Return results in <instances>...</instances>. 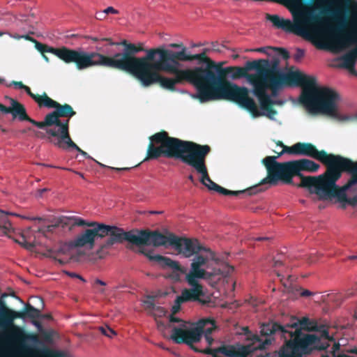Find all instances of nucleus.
<instances>
[{
    "label": "nucleus",
    "mask_w": 357,
    "mask_h": 357,
    "mask_svg": "<svg viewBox=\"0 0 357 357\" xmlns=\"http://www.w3.org/2000/svg\"><path fill=\"white\" fill-rule=\"evenodd\" d=\"M69 275H70V276H71V277H73V278H79L81 280H82V281H84V282L85 281V280H84V279L82 276L78 275H77L76 273H70V274H69Z\"/></svg>",
    "instance_id": "39"
},
{
    "label": "nucleus",
    "mask_w": 357,
    "mask_h": 357,
    "mask_svg": "<svg viewBox=\"0 0 357 357\" xmlns=\"http://www.w3.org/2000/svg\"><path fill=\"white\" fill-rule=\"evenodd\" d=\"M169 324L172 330L169 340H172L176 344L184 343L188 345H192L194 343L198 342L202 337L204 331L205 345L201 349H197L195 347H192V349L206 354L211 353L210 347L213 344V339L210 334L216 327L213 320L202 319L197 322H190L173 317L170 319Z\"/></svg>",
    "instance_id": "10"
},
{
    "label": "nucleus",
    "mask_w": 357,
    "mask_h": 357,
    "mask_svg": "<svg viewBox=\"0 0 357 357\" xmlns=\"http://www.w3.org/2000/svg\"><path fill=\"white\" fill-rule=\"evenodd\" d=\"M75 173H76L77 174H78L79 176H81V177H82V178L84 177L82 174H81V173H79V172H75Z\"/></svg>",
    "instance_id": "54"
},
{
    "label": "nucleus",
    "mask_w": 357,
    "mask_h": 357,
    "mask_svg": "<svg viewBox=\"0 0 357 357\" xmlns=\"http://www.w3.org/2000/svg\"><path fill=\"white\" fill-rule=\"evenodd\" d=\"M246 339L250 340L251 344L247 346L223 347L219 351L227 357H247V356L257 349H263L266 345L271 343V340L266 337L264 340L257 335L250 333L248 328H243Z\"/></svg>",
    "instance_id": "15"
},
{
    "label": "nucleus",
    "mask_w": 357,
    "mask_h": 357,
    "mask_svg": "<svg viewBox=\"0 0 357 357\" xmlns=\"http://www.w3.org/2000/svg\"><path fill=\"white\" fill-rule=\"evenodd\" d=\"M61 222L66 225H71L73 226L79 227L87 226L88 224H90V222L86 221L84 219L74 215L62 216L61 218Z\"/></svg>",
    "instance_id": "24"
},
{
    "label": "nucleus",
    "mask_w": 357,
    "mask_h": 357,
    "mask_svg": "<svg viewBox=\"0 0 357 357\" xmlns=\"http://www.w3.org/2000/svg\"><path fill=\"white\" fill-rule=\"evenodd\" d=\"M168 312L161 307H158L155 309L154 315L158 317H167Z\"/></svg>",
    "instance_id": "30"
},
{
    "label": "nucleus",
    "mask_w": 357,
    "mask_h": 357,
    "mask_svg": "<svg viewBox=\"0 0 357 357\" xmlns=\"http://www.w3.org/2000/svg\"><path fill=\"white\" fill-rule=\"evenodd\" d=\"M304 55V51L303 50H301V49H298L297 50V53L295 55V59L296 60H298L300 59L302 56H303Z\"/></svg>",
    "instance_id": "33"
},
{
    "label": "nucleus",
    "mask_w": 357,
    "mask_h": 357,
    "mask_svg": "<svg viewBox=\"0 0 357 357\" xmlns=\"http://www.w3.org/2000/svg\"><path fill=\"white\" fill-rule=\"evenodd\" d=\"M349 259H357V255H351L349 257Z\"/></svg>",
    "instance_id": "49"
},
{
    "label": "nucleus",
    "mask_w": 357,
    "mask_h": 357,
    "mask_svg": "<svg viewBox=\"0 0 357 357\" xmlns=\"http://www.w3.org/2000/svg\"><path fill=\"white\" fill-rule=\"evenodd\" d=\"M90 39H91L93 41H97L98 40V38H93V37H91Z\"/></svg>",
    "instance_id": "53"
},
{
    "label": "nucleus",
    "mask_w": 357,
    "mask_h": 357,
    "mask_svg": "<svg viewBox=\"0 0 357 357\" xmlns=\"http://www.w3.org/2000/svg\"><path fill=\"white\" fill-rule=\"evenodd\" d=\"M86 227L89 228L85 229L72 240L61 245V253L73 260L91 256L96 246L98 240L102 238L103 231L102 229L104 227H98V223L94 221L90 222Z\"/></svg>",
    "instance_id": "12"
},
{
    "label": "nucleus",
    "mask_w": 357,
    "mask_h": 357,
    "mask_svg": "<svg viewBox=\"0 0 357 357\" xmlns=\"http://www.w3.org/2000/svg\"><path fill=\"white\" fill-rule=\"evenodd\" d=\"M61 135L60 136V139L56 140H51V142L55 145L56 146L62 149H73L80 153L82 155L86 158H89L90 156L88 155L87 153L80 149L71 139L69 132H67L66 127H64L63 129L61 128Z\"/></svg>",
    "instance_id": "19"
},
{
    "label": "nucleus",
    "mask_w": 357,
    "mask_h": 357,
    "mask_svg": "<svg viewBox=\"0 0 357 357\" xmlns=\"http://www.w3.org/2000/svg\"><path fill=\"white\" fill-rule=\"evenodd\" d=\"M10 106L6 107L0 104V111L8 114L12 113L14 117H18L20 120H25L26 114L24 107L15 100L10 98Z\"/></svg>",
    "instance_id": "21"
},
{
    "label": "nucleus",
    "mask_w": 357,
    "mask_h": 357,
    "mask_svg": "<svg viewBox=\"0 0 357 357\" xmlns=\"http://www.w3.org/2000/svg\"><path fill=\"white\" fill-rule=\"evenodd\" d=\"M156 345H157L158 347H160V348H161V349H165V350H167V351H170L169 348L166 347H165L163 344H162V343H158V344H156Z\"/></svg>",
    "instance_id": "40"
},
{
    "label": "nucleus",
    "mask_w": 357,
    "mask_h": 357,
    "mask_svg": "<svg viewBox=\"0 0 357 357\" xmlns=\"http://www.w3.org/2000/svg\"><path fill=\"white\" fill-rule=\"evenodd\" d=\"M103 40H108V41H109V39H107V38H104Z\"/></svg>",
    "instance_id": "58"
},
{
    "label": "nucleus",
    "mask_w": 357,
    "mask_h": 357,
    "mask_svg": "<svg viewBox=\"0 0 357 357\" xmlns=\"http://www.w3.org/2000/svg\"><path fill=\"white\" fill-rule=\"evenodd\" d=\"M301 295L303 296H310L312 295V292L310 291L309 290H305L301 292Z\"/></svg>",
    "instance_id": "37"
},
{
    "label": "nucleus",
    "mask_w": 357,
    "mask_h": 357,
    "mask_svg": "<svg viewBox=\"0 0 357 357\" xmlns=\"http://www.w3.org/2000/svg\"><path fill=\"white\" fill-rule=\"evenodd\" d=\"M36 135L38 137H43L44 136V135L41 132H38L36 134Z\"/></svg>",
    "instance_id": "51"
},
{
    "label": "nucleus",
    "mask_w": 357,
    "mask_h": 357,
    "mask_svg": "<svg viewBox=\"0 0 357 357\" xmlns=\"http://www.w3.org/2000/svg\"><path fill=\"white\" fill-rule=\"evenodd\" d=\"M3 34V32H0V36H2Z\"/></svg>",
    "instance_id": "57"
},
{
    "label": "nucleus",
    "mask_w": 357,
    "mask_h": 357,
    "mask_svg": "<svg viewBox=\"0 0 357 357\" xmlns=\"http://www.w3.org/2000/svg\"><path fill=\"white\" fill-rule=\"evenodd\" d=\"M169 47H174V48H178V47H179V45L177 44H175V43H172L169 45Z\"/></svg>",
    "instance_id": "45"
},
{
    "label": "nucleus",
    "mask_w": 357,
    "mask_h": 357,
    "mask_svg": "<svg viewBox=\"0 0 357 357\" xmlns=\"http://www.w3.org/2000/svg\"><path fill=\"white\" fill-rule=\"evenodd\" d=\"M148 256L160 268L167 271L165 274L166 278L173 282H181L184 280L190 287L183 289L181 295L177 296L172 307V314H168L167 323L163 321H157L158 330L164 337L169 339L172 333L169 326L170 319L174 317L181 319L175 314L180 310L182 303L189 301H198L203 304L209 305L211 302V296L205 294L204 287L200 282L201 278H206V276L208 275L204 270L199 268L196 262L192 264L191 271L186 273V268L178 261L165 256L153 255L151 253H149Z\"/></svg>",
    "instance_id": "5"
},
{
    "label": "nucleus",
    "mask_w": 357,
    "mask_h": 357,
    "mask_svg": "<svg viewBox=\"0 0 357 357\" xmlns=\"http://www.w3.org/2000/svg\"><path fill=\"white\" fill-rule=\"evenodd\" d=\"M268 239V237H259V238H257L256 240L257 241H262V240H267Z\"/></svg>",
    "instance_id": "47"
},
{
    "label": "nucleus",
    "mask_w": 357,
    "mask_h": 357,
    "mask_svg": "<svg viewBox=\"0 0 357 357\" xmlns=\"http://www.w3.org/2000/svg\"><path fill=\"white\" fill-rule=\"evenodd\" d=\"M307 319H294L289 324L281 326L277 323L264 324L261 326V334L269 336L278 331L281 332L287 340L286 344L278 352V357H302L303 354L313 349H325L328 343L321 342L314 334L301 333L302 326H305Z\"/></svg>",
    "instance_id": "9"
},
{
    "label": "nucleus",
    "mask_w": 357,
    "mask_h": 357,
    "mask_svg": "<svg viewBox=\"0 0 357 357\" xmlns=\"http://www.w3.org/2000/svg\"><path fill=\"white\" fill-rule=\"evenodd\" d=\"M25 120L29 121L30 123H31L32 124H33L34 126H37L39 128L45 129L46 130V128H47V124L45 122V119L43 122H37L35 120L30 119L26 116Z\"/></svg>",
    "instance_id": "28"
},
{
    "label": "nucleus",
    "mask_w": 357,
    "mask_h": 357,
    "mask_svg": "<svg viewBox=\"0 0 357 357\" xmlns=\"http://www.w3.org/2000/svg\"><path fill=\"white\" fill-rule=\"evenodd\" d=\"M96 282L100 284V285H102V286H105V282L100 280H96Z\"/></svg>",
    "instance_id": "44"
},
{
    "label": "nucleus",
    "mask_w": 357,
    "mask_h": 357,
    "mask_svg": "<svg viewBox=\"0 0 357 357\" xmlns=\"http://www.w3.org/2000/svg\"><path fill=\"white\" fill-rule=\"evenodd\" d=\"M106 14L104 13V10L102 11L97 12L96 13V18L99 20H105Z\"/></svg>",
    "instance_id": "32"
},
{
    "label": "nucleus",
    "mask_w": 357,
    "mask_h": 357,
    "mask_svg": "<svg viewBox=\"0 0 357 357\" xmlns=\"http://www.w3.org/2000/svg\"><path fill=\"white\" fill-rule=\"evenodd\" d=\"M8 215L15 216H17L18 215L14 213H8L0 210V232L1 233L2 235L11 237L12 234L14 233L15 231L10 222L8 218Z\"/></svg>",
    "instance_id": "22"
},
{
    "label": "nucleus",
    "mask_w": 357,
    "mask_h": 357,
    "mask_svg": "<svg viewBox=\"0 0 357 357\" xmlns=\"http://www.w3.org/2000/svg\"><path fill=\"white\" fill-rule=\"evenodd\" d=\"M173 234H169L166 236L162 235L158 231H146L137 230L136 245L139 248L140 252L146 255L148 258V254L151 253L153 255V251L147 250L145 245H152L153 247L163 246L165 248L171 247L173 237ZM150 261L151 259H149ZM151 261H153L151 260Z\"/></svg>",
    "instance_id": "14"
},
{
    "label": "nucleus",
    "mask_w": 357,
    "mask_h": 357,
    "mask_svg": "<svg viewBox=\"0 0 357 357\" xmlns=\"http://www.w3.org/2000/svg\"><path fill=\"white\" fill-rule=\"evenodd\" d=\"M46 166L47 167H50L59 168V169H65V170H68V171H73L71 169H69V168L56 167V166H52V165H46Z\"/></svg>",
    "instance_id": "41"
},
{
    "label": "nucleus",
    "mask_w": 357,
    "mask_h": 357,
    "mask_svg": "<svg viewBox=\"0 0 357 357\" xmlns=\"http://www.w3.org/2000/svg\"><path fill=\"white\" fill-rule=\"evenodd\" d=\"M268 19L275 27L294 33L320 49L341 52L356 45L335 59L334 64L356 75L357 0H310L305 2L295 22L278 15H268ZM344 119L357 121V111Z\"/></svg>",
    "instance_id": "1"
},
{
    "label": "nucleus",
    "mask_w": 357,
    "mask_h": 357,
    "mask_svg": "<svg viewBox=\"0 0 357 357\" xmlns=\"http://www.w3.org/2000/svg\"><path fill=\"white\" fill-rule=\"evenodd\" d=\"M46 191H47L46 188H43V189L40 190V195H41L44 192H46Z\"/></svg>",
    "instance_id": "50"
},
{
    "label": "nucleus",
    "mask_w": 357,
    "mask_h": 357,
    "mask_svg": "<svg viewBox=\"0 0 357 357\" xmlns=\"http://www.w3.org/2000/svg\"><path fill=\"white\" fill-rule=\"evenodd\" d=\"M8 36L10 37V38H15V39H21L23 38V35H19V34H13V33H8Z\"/></svg>",
    "instance_id": "35"
},
{
    "label": "nucleus",
    "mask_w": 357,
    "mask_h": 357,
    "mask_svg": "<svg viewBox=\"0 0 357 357\" xmlns=\"http://www.w3.org/2000/svg\"><path fill=\"white\" fill-rule=\"evenodd\" d=\"M318 177H303L302 187H307L318 199L336 198L343 202L346 192L357 190V162L341 158Z\"/></svg>",
    "instance_id": "6"
},
{
    "label": "nucleus",
    "mask_w": 357,
    "mask_h": 357,
    "mask_svg": "<svg viewBox=\"0 0 357 357\" xmlns=\"http://www.w3.org/2000/svg\"><path fill=\"white\" fill-rule=\"evenodd\" d=\"M31 98L38 104L39 107L44 106L47 108H55L59 103L49 98L46 93L42 96H36L33 93Z\"/></svg>",
    "instance_id": "23"
},
{
    "label": "nucleus",
    "mask_w": 357,
    "mask_h": 357,
    "mask_svg": "<svg viewBox=\"0 0 357 357\" xmlns=\"http://www.w3.org/2000/svg\"><path fill=\"white\" fill-rule=\"evenodd\" d=\"M282 264V262L280 260H275L274 261V266L275 267H278V266H280Z\"/></svg>",
    "instance_id": "42"
},
{
    "label": "nucleus",
    "mask_w": 357,
    "mask_h": 357,
    "mask_svg": "<svg viewBox=\"0 0 357 357\" xmlns=\"http://www.w3.org/2000/svg\"><path fill=\"white\" fill-rule=\"evenodd\" d=\"M231 70L234 78L243 77L252 86V91L260 102L261 111L249 96L250 91L245 87L244 89L248 91L246 98L251 101V109L234 102L248 110L255 117L264 115L275 121L277 112L269 107L273 104H282V101L276 100L278 91L295 86H303L300 100L308 112L335 115L337 111L340 101L337 93L331 89L319 86L313 77L298 71L278 72L271 68L268 61L263 59L248 61L245 68L236 67Z\"/></svg>",
    "instance_id": "3"
},
{
    "label": "nucleus",
    "mask_w": 357,
    "mask_h": 357,
    "mask_svg": "<svg viewBox=\"0 0 357 357\" xmlns=\"http://www.w3.org/2000/svg\"><path fill=\"white\" fill-rule=\"evenodd\" d=\"M203 54H192L185 47L174 52L169 49H151L146 57L139 59L136 73L144 86L160 83L165 89H173L181 81H187L197 90L195 96L201 102L224 99L236 101L251 109V101L246 98L248 91L222 78V72L216 68L195 67L183 68L180 61L199 60Z\"/></svg>",
    "instance_id": "2"
},
{
    "label": "nucleus",
    "mask_w": 357,
    "mask_h": 357,
    "mask_svg": "<svg viewBox=\"0 0 357 357\" xmlns=\"http://www.w3.org/2000/svg\"><path fill=\"white\" fill-rule=\"evenodd\" d=\"M321 337L325 338L326 340H330L331 339V337L329 336V333H328V332L326 330H324L321 332Z\"/></svg>",
    "instance_id": "34"
},
{
    "label": "nucleus",
    "mask_w": 357,
    "mask_h": 357,
    "mask_svg": "<svg viewBox=\"0 0 357 357\" xmlns=\"http://www.w3.org/2000/svg\"><path fill=\"white\" fill-rule=\"evenodd\" d=\"M43 56L45 58V60L48 61V59H47V57L46 56L44 55Z\"/></svg>",
    "instance_id": "56"
},
{
    "label": "nucleus",
    "mask_w": 357,
    "mask_h": 357,
    "mask_svg": "<svg viewBox=\"0 0 357 357\" xmlns=\"http://www.w3.org/2000/svg\"><path fill=\"white\" fill-rule=\"evenodd\" d=\"M188 178H189V180H190L192 182H193V181H194V178H193V176H192V175H190V176H188Z\"/></svg>",
    "instance_id": "52"
},
{
    "label": "nucleus",
    "mask_w": 357,
    "mask_h": 357,
    "mask_svg": "<svg viewBox=\"0 0 357 357\" xmlns=\"http://www.w3.org/2000/svg\"><path fill=\"white\" fill-rule=\"evenodd\" d=\"M103 227L102 238L109 236V238L100 247L96 254L98 255L102 250L108 248L114 244L126 241L136 245L137 230L125 232L122 229L114 226L98 223V227Z\"/></svg>",
    "instance_id": "17"
},
{
    "label": "nucleus",
    "mask_w": 357,
    "mask_h": 357,
    "mask_svg": "<svg viewBox=\"0 0 357 357\" xmlns=\"http://www.w3.org/2000/svg\"><path fill=\"white\" fill-rule=\"evenodd\" d=\"M6 86H13L16 89H24L26 93L30 96L31 97V95H33V93H31L29 87L24 85L22 82H13L10 84H6Z\"/></svg>",
    "instance_id": "25"
},
{
    "label": "nucleus",
    "mask_w": 357,
    "mask_h": 357,
    "mask_svg": "<svg viewBox=\"0 0 357 357\" xmlns=\"http://www.w3.org/2000/svg\"><path fill=\"white\" fill-rule=\"evenodd\" d=\"M5 84V79L0 77V84Z\"/></svg>",
    "instance_id": "48"
},
{
    "label": "nucleus",
    "mask_w": 357,
    "mask_h": 357,
    "mask_svg": "<svg viewBox=\"0 0 357 357\" xmlns=\"http://www.w3.org/2000/svg\"><path fill=\"white\" fill-rule=\"evenodd\" d=\"M104 13L107 14H118L119 12L118 10L115 9L112 6H109L104 10Z\"/></svg>",
    "instance_id": "31"
},
{
    "label": "nucleus",
    "mask_w": 357,
    "mask_h": 357,
    "mask_svg": "<svg viewBox=\"0 0 357 357\" xmlns=\"http://www.w3.org/2000/svg\"><path fill=\"white\" fill-rule=\"evenodd\" d=\"M143 305L145 308L151 309L154 307L153 298L152 297H147L143 301Z\"/></svg>",
    "instance_id": "29"
},
{
    "label": "nucleus",
    "mask_w": 357,
    "mask_h": 357,
    "mask_svg": "<svg viewBox=\"0 0 357 357\" xmlns=\"http://www.w3.org/2000/svg\"><path fill=\"white\" fill-rule=\"evenodd\" d=\"M278 158V156H267L263 159L262 162L268 172V176L263 181L264 183L275 184L280 180L290 183L294 174L301 176L303 179L304 176L301 172H316L319 168V165L307 159L280 163L276 161ZM302 182L303 180L299 186H302Z\"/></svg>",
    "instance_id": "11"
},
{
    "label": "nucleus",
    "mask_w": 357,
    "mask_h": 357,
    "mask_svg": "<svg viewBox=\"0 0 357 357\" xmlns=\"http://www.w3.org/2000/svg\"><path fill=\"white\" fill-rule=\"evenodd\" d=\"M40 232L43 231L38 227L28 228L21 232L20 238H16L15 241L25 248L31 250L38 243L37 238Z\"/></svg>",
    "instance_id": "18"
},
{
    "label": "nucleus",
    "mask_w": 357,
    "mask_h": 357,
    "mask_svg": "<svg viewBox=\"0 0 357 357\" xmlns=\"http://www.w3.org/2000/svg\"><path fill=\"white\" fill-rule=\"evenodd\" d=\"M250 51H255L259 52H266V47H259L255 50H250Z\"/></svg>",
    "instance_id": "38"
},
{
    "label": "nucleus",
    "mask_w": 357,
    "mask_h": 357,
    "mask_svg": "<svg viewBox=\"0 0 357 357\" xmlns=\"http://www.w3.org/2000/svg\"><path fill=\"white\" fill-rule=\"evenodd\" d=\"M27 317L31 318H37L40 314V311L31 305H29L25 312Z\"/></svg>",
    "instance_id": "26"
},
{
    "label": "nucleus",
    "mask_w": 357,
    "mask_h": 357,
    "mask_svg": "<svg viewBox=\"0 0 357 357\" xmlns=\"http://www.w3.org/2000/svg\"><path fill=\"white\" fill-rule=\"evenodd\" d=\"M151 214H160L162 213V211H152L149 212Z\"/></svg>",
    "instance_id": "46"
},
{
    "label": "nucleus",
    "mask_w": 357,
    "mask_h": 357,
    "mask_svg": "<svg viewBox=\"0 0 357 357\" xmlns=\"http://www.w3.org/2000/svg\"><path fill=\"white\" fill-rule=\"evenodd\" d=\"M147 154L150 158L160 156L181 159L184 163L192 167L200 174V181L208 190L222 195H237L241 191L228 190L211 180L205 165V157L210 151L208 145H199L193 142L169 137L167 132L157 133L150 138Z\"/></svg>",
    "instance_id": "4"
},
{
    "label": "nucleus",
    "mask_w": 357,
    "mask_h": 357,
    "mask_svg": "<svg viewBox=\"0 0 357 357\" xmlns=\"http://www.w3.org/2000/svg\"><path fill=\"white\" fill-rule=\"evenodd\" d=\"M0 328L11 326L15 319L22 317L21 312H16L4 306L0 308Z\"/></svg>",
    "instance_id": "20"
},
{
    "label": "nucleus",
    "mask_w": 357,
    "mask_h": 357,
    "mask_svg": "<svg viewBox=\"0 0 357 357\" xmlns=\"http://www.w3.org/2000/svg\"><path fill=\"white\" fill-rule=\"evenodd\" d=\"M171 248L185 258L193 256L190 265V273L194 262L199 265V268L204 270L208 275L201 280L206 281L211 286H215L222 282L234 271V267L227 263H220L215 258L214 253L209 249L201 246L196 239L183 238L174 235Z\"/></svg>",
    "instance_id": "8"
},
{
    "label": "nucleus",
    "mask_w": 357,
    "mask_h": 357,
    "mask_svg": "<svg viewBox=\"0 0 357 357\" xmlns=\"http://www.w3.org/2000/svg\"><path fill=\"white\" fill-rule=\"evenodd\" d=\"M172 354H174V356H178V354L174 351H171Z\"/></svg>",
    "instance_id": "55"
},
{
    "label": "nucleus",
    "mask_w": 357,
    "mask_h": 357,
    "mask_svg": "<svg viewBox=\"0 0 357 357\" xmlns=\"http://www.w3.org/2000/svg\"><path fill=\"white\" fill-rule=\"evenodd\" d=\"M100 331L103 335L109 338H112L116 335V332L107 326L100 327Z\"/></svg>",
    "instance_id": "27"
},
{
    "label": "nucleus",
    "mask_w": 357,
    "mask_h": 357,
    "mask_svg": "<svg viewBox=\"0 0 357 357\" xmlns=\"http://www.w3.org/2000/svg\"><path fill=\"white\" fill-rule=\"evenodd\" d=\"M35 43H36V49L38 50L40 52H43V45L39 43H38V42H36V41Z\"/></svg>",
    "instance_id": "36"
},
{
    "label": "nucleus",
    "mask_w": 357,
    "mask_h": 357,
    "mask_svg": "<svg viewBox=\"0 0 357 357\" xmlns=\"http://www.w3.org/2000/svg\"><path fill=\"white\" fill-rule=\"evenodd\" d=\"M24 38V39L29 40H31L33 42H36V40L34 39H33L32 38H31L30 36H29L27 35H23V38Z\"/></svg>",
    "instance_id": "43"
},
{
    "label": "nucleus",
    "mask_w": 357,
    "mask_h": 357,
    "mask_svg": "<svg viewBox=\"0 0 357 357\" xmlns=\"http://www.w3.org/2000/svg\"><path fill=\"white\" fill-rule=\"evenodd\" d=\"M277 274H278V277H280V276H281V275H280V273H278Z\"/></svg>",
    "instance_id": "59"
},
{
    "label": "nucleus",
    "mask_w": 357,
    "mask_h": 357,
    "mask_svg": "<svg viewBox=\"0 0 357 357\" xmlns=\"http://www.w3.org/2000/svg\"><path fill=\"white\" fill-rule=\"evenodd\" d=\"M75 114L73 108L69 105L56 106L55 111L48 114L45 116V122L47 124L46 132L51 137V140L60 139L61 128L66 127L68 132V120L61 121L59 117L72 116Z\"/></svg>",
    "instance_id": "13"
},
{
    "label": "nucleus",
    "mask_w": 357,
    "mask_h": 357,
    "mask_svg": "<svg viewBox=\"0 0 357 357\" xmlns=\"http://www.w3.org/2000/svg\"><path fill=\"white\" fill-rule=\"evenodd\" d=\"M284 153L306 155L312 157L326 165L327 169L332 165H335L334 163L342 158L340 155H327L324 151H317L310 144L303 143H296L291 147H283L282 151L278 155V158Z\"/></svg>",
    "instance_id": "16"
},
{
    "label": "nucleus",
    "mask_w": 357,
    "mask_h": 357,
    "mask_svg": "<svg viewBox=\"0 0 357 357\" xmlns=\"http://www.w3.org/2000/svg\"><path fill=\"white\" fill-rule=\"evenodd\" d=\"M121 44L125 45L124 50L122 53H116L112 56H106L96 52H86L82 48H50L47 52L54 54L67 63H75L76 68L79 70L93 66H103L123 70L137 78L138 74L136 72L140 66L138 64L139 59L146 58V55L136 57L134 54L140 51L139 48L133 44H126V41ZM109 45H119L120 43L109 41Z\"/></svg>",
    "instance_id": "7"
}]
</instances>
